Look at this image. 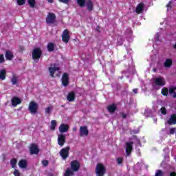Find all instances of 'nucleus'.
Listing matches in <instances>:
<instances>
[{
	"label": "nucleus",
	"mask_w": 176,
	"mask_h": 176,
	"mask_svg": "<svg viewBox=\"0 0 176 176\" xmlns=\"http://www.w3.org/2000/svg\"><path fill=\"white\" fill-rule=\"evenodd\" d=\"M95 171L97 176H104L107 173V169H105V166L102 164L99 163L96 165Z\"/></svg>",
	"instance_id": "1"
},
{
	"label": "nucleus",
	"mask_w": 176,
	"mask_h": 176,
	"mask_svg": "<svg viewBox=\"0 0 176 176\" xmlns=\"http://www.w3.org/2000/svg\"><path fill=\"white\" fill-rule=\"evenodd\" d=\"M166 85V82L164 81V78L163 77H157L156 78H154V84H153V87L156 89L157 90H159V87H163Z\"/></svg>",
	"instance_id": "2"
},
{
	"label": "nucleus",
	"mask_w": 176,
	"mask_h": 176,
	"mask_svg": "<svg viewBox=\"0 0 176 176\" xmlns=\"http://www.w3.org/2000/svg\"><path fill=\"white\" fill-rule=\"evenodd\" d=\"M41 56L42 50H41V48H35L34 50H33L32 58L33 60H34V61H36V63H38V61H39Z\"/></svg>",
	"instance_id": "3"
},
{
	"label": "nucleus",
	"mask_w": 176,
	"mask_h": 176,
	"mask_svg": "<svg viewBox=\"0 0 176 176\" xmlns=\"http://www.w3.org/2000/svg\"><path fill=\"white\" fill-rule=\"evenodd\" d=\"M38 106L36 102L32 101L29 104V111L32 115H35L38 112Z\"/></svg>",
	"instance_id": "4"
},
{
	"label": "nucleus",
	"mask_w": 176,
	"mask_h": 176,
	"mask_svg": "<svg viewBox=\"0 0 176 176\" xmlns=\"http://www.w3.org/2000/svg\"><path fill=\"white\" fill-rule=\"evenodd\" d=\"M56 14L53 12H49L47 15L45 21L47 24H54L56 23Z\"/></svg>",
	"instance_id": "5"
},
{
	"label": "nucleus",
	"mask_w": 176,
	"mask_h": 176,
	"mask_svg": "<svg viewBox=\"0 0 176 176\" xmlns=\"http://www.w3.org/2000/svg\"><path fill=\"white\" fill-rule=\"evenodd\" d=\"M69 149H71V148L69 146H67L60 150L59 155L63 160H65V159L69 156Z\"/></svg>",
	"instance_id": "6"
},
{
	"label": "nucleus",
	"mask_w": 176,
	"mask_h": 176,
	"mask_svg": "<svg viewBox=\"0 0 176 176\" xmlns=\"http://www.w3.org/2000/svg\"><path fill=\"white\" fill-rule=\"evenodd\" d=\"M70 167L72 171L76 173L77 171H79V168H80V164L79 163V161L74 160L71 162Z\"/></svg>",
	"instance_id": "7"
},
{
	"label": "nucleus",
	"mask_w": 176,
	"mask_h": 176,
	"mask_svg": "<svg viewBox=\"0 0 176 176\" xmlns=\"http://www.w3.org/2000/svg\"><path fill=\"white\" fill-rule=\"evenodd\" d=\"M57 71H60V67H58L57 64H51V66L49 67V72L52 78H54V72Z\"/></svg>",
	"instance_id": "8"
},
{
	"label": "nucleus",
	"mask_w": 176,
	"mask_h": 176,
	"mask_svg": "<svg viewBox=\"0 0 176 176\" xmlns=\"http://www.w3.org/2000/svg\"><path fill=\"white\" fill-rule=\"evenodd\" d=\"M70 36H69V31L65 29L62 34V41L65 43H68L69 42Z\"/></svg>",
	"instance_id": "9"
},
{
	"label": "nucleus",
	"mask_w": 176,
	"mask_h": 176,
	"mask_svg": "<svg viewBox=\"0 0 176 176\" xmlns=\"http://www.w3.org/2000/svg\"><path fill=\"white\" fill-rule=\"evenodd\" d=\"M79 131V135L80 137H87L89 135V129L87 126H80Z\"/></svg>",
	"instance_id": "10"
},
{
	"label": "nucleus",
	"mask_w": 176,
	"mask_h": 176,
	"mask_svg": "<svg viewBox=\"0 0 176 176\" xmlns=\"http://www.w3.org/2000/svg\"><path fill=\"white\" fill-rule=\"evenodd\" d=\"M133 144H134V143L133 142H126L125 150H126V156H130V155L131 154V152L133 151Z\"/></svg>",
	"instance_id": "11"
},
{
	"label": "nucleus",
	"mask_w": 176,
	"mask_h": 176,
	"mask_svg": "<svg viewBox=\"0 0 176 176\" xmlns=\"http://www.w3.org/2000/svg\"><path fill=\"white\" fill-rule=\"evenodd\" d=\"M30 151L31 155H38L39 153V148H38V145L35 143L31 144Z\"/></svg>",
	"instance_id": "12"
},
{
	"label": "nucleus",
	"mask_w": 176,
	"mask_h": 176,
	"mask_svg": "<svg viewBox=\"0 0 176 176\" xmlns=\"http://www.w3.org/2000/svg\"><path fill=\"white\" fill-rule=\"evenodd\" d=\"M61 80L63 86H68V83H69V78L68 77V74L64 73L62 76Z\"/></svg>",
	"instance_id": "13"
},
{
	"label": "nucleus",
	"mask_w": 176,
	"mask_h": 176,
	"mask_svg": "<svg viewBox=\"0 0 176 176\" xmlns=\"http://www.w3.org/2000/svg\"><path fill=\"white\" fill-rule=\"evenodd\" d=\"M64 144H65V135L63 134L58 135V145L64 146Z\"/></svg>",
	"instance_id": "14"
},
{
	"label": "nucleus",
	"mask_w": 176,
	"mask_h": 176,
	"mask_svg": "<svg viewBox=\"0 0 176 176\" xmlns=\"http://www.w3.org/2000/svg\"><path fill=\"white\" fill-rule=\"evenodd\" d=\"M144 7H145V5H144L143 3H140L136 7V10H135L136 13H138V14L142 13V12H144Z\"/></svg>",
	"instance_id": "15"
},
{
	"label": "nucleus",
	"mask_w": 176,
	"mask_h": 176,
	"mask_svg": "<svg viewBox=\"0 0 176 176\" xmlns=\"http://www.w3.org/2000/svg\"><path fill=\"white\" fill-rule=\"evenodd\" d=\"M69 126L65 124H61L59 126V131L60 133H67Z\"/></svg>",
	"instance_id": "16"
},
{
	"label": "nucleus",
	"mask_w": 176,
	"mask_h": 176,
	"mask_svg": "<svg viewBox=\"0 0 176 176\" xmlns=\"http://www.w3.org/2000/svg\"><path fill=\"white\" fill-rule=\"evenodd\" d=\"M168 124H176V115L173 114L170 116V118L167 121Z\"/></svg>",
	"instance_id": "17"
},
{
	"label": "nucleus",
	"mask_w": 176,
	"mask_h": 176,
	"mask_svg": "<svg viewBox=\"0 0 176 176\" xmlns=\"http://www.w3.org/2000/svg\"><path fill=\"white\" fill-rule=\"evenodd\" d=\"M12 102V105H13V107H17V105H19V104H21V100H20V98H13L11 100Z\"/></svg>",
	"instance_id": "18"
},
{
	"label": "nucleus",
	"mask_w": 176,
	"mask_h": 176,
	"mask_svg": "<svg viewBox=\"0 0 176 176\" xmlns=\"http://www.w3.org/2000/svg\"><path fill=\"white\" fill-rule=\"evenodd\" d=\"M19 166L20 168H27V166H28V163L27 162V160H21L19 162Z\"/></svg>",
	"instance_id": "19"
},
{
	"label": "nucleus",
	"mask_w": 176,
	"mask_h": 176,
	"mask_svg": "<svg viewBox=\"0 0 176 176\" xmlns=\"http://www.w3.org/2000/svg\"><path fill=\"white\" fill-rule=\"evenodd\" d=\"M75 97V92H70L67 96V100L69 101V102H72V101H74Z\"/></svg>",
	"instance_id": "20"
},
{
	"label": "nucleus",
	"mask_w": 176,
	"mask_h": 176,
	"mask_svg": "<svg viewBox=\"0 0 176 176\" xmlns=\"http://www.w3.org/2000/svg\"><path fill=\"white\" fill-rule=\"evenodd\" d=\"M5 56L6 60H13V57H14L13 53L11 52V51L10 50L6 51Z\"/></svg>",
	"instance_id": "21"
},
{
	"label": "nucleus",
	"mask_w": 176,
	"mask_h": 176,
	"mask_svg": "<svg viewBox=\"0 0 176 176\" xmlns=\"http://www.w3.org/2000/svg\"><path fill=\"white\" fill-rule=\"evenodd\" d=\"M171 65H173V60L170 58L166 59L164 63L165 68H170Z\"/></svg>",
	"instance_id": "22"
},
{
	"label": "nucleus",
	"mask_w": 176,
	"mask_h": 176,
	"mask_svg": "<svg viewBox=\"0 0 176 176\" xmlns=\"http://www.w3.org/2000/svg\"><path fill=\"white\" fill-rule=\"evenodd\" d=\"M107 109L110 113H113L115 111H116V104H111L107 107Z\"/></svg>",
	"instance_id": "23"
},
{
	"label": "nucleus",
	"mask_w": 176,
	"mask_h": 176,
	"mask_svg": "<svg viewBox=\"0 0 176 176\" xmlns=\"http://www.w3.org/2000/svg\"><path fill=\"white\" fill-rule=\"evenodd\" d=\"M74 170H71V168H67L65 172V176H73L74 175Z\"/></svg>",
	"instance_id": "24"
},
{
	"label": "nucleus",
	"mask_w": 176,
	"mask_h": 176,
	"mask_svg": "<svg viewBox=\"0 0 176 176\" xmlns=\"http://www.w3.org/2000/svg\"><path fill=\"white\" fill-rule=\"evenodd\" d=\"M6 78V70L2 69L0 72V79L1 80H5Z\"/></svg>",
	"instance_id": "25"
},
{
	"label": "nucleus",
	"mask_w": 176,
	"mask_h": 176,
	"mask_svg": "<svg viewBox=\"0 0 176 176\" xmlns=\"http://www.w3.org/2000/svg\"><path fill=\"white\" fill-rule=\"evenodd\" d=\"M87 7L88 10H89V12H91V10H93V1H91V0L87 1Z\"/></svg>",
	"instance_id": "26"
},
{
	"label": "nucleus",
	"mask_w": 176,
	"mask_h": 176,
	"mask_svg": "<svg viewBox=\"0 0 176 176\" xmlns=\"http://www.w3.org/2000/svg\"><path fill=\"white\" fill-rule=\"evenodd\" d=\"M77 3L80 8H85L86 6V0H77Z\"/></svg>",
	"instance_id": "27"
},
{
	"label": "nucleus",
	"mask_w": 176,
	"mask_h": 176,
	"mask_svg": "<svg viewBox=\"0 0 176 176\" xmlns=\"http://www.w3.org/2000/svg\"><path fill=\"white\" fill-rule=\"evenodd\" d=\"M56 126H57V122H56V120H52L50 129L52 131L56 130Z\"/></svg>",
	"instance_id": "28"
},
{
	"label": "nucleus",
	"mask_w": 176,
	"mask_h": 176,
	"mask_svg": "<svg viewBox=\"0 0 176 176\" xmlns=\"http://www.w3.org/2000/svg\"><path fill=\"white\" fill-rule=\"evenodd\" d=\"M47 47L49 52H53L54 50V44L52 43H48Z\"/></svg>",
	"instance_id": "29"
},
{
	"label": "nucleus",
	"mask_w": 176,
	"mask_h": 176,
	"mask_svg": "<svg viewBox=\"0 0 176 176\" xmlns=\"http://www.w3.org/2000/svg\"><path fill=\"white\" fill-rule=\"evenodd\" d=\"M28 3L31 8H35L36 2L35 0H28Z\"/></svg>",
	"instance_id": "30"
},
{
	"label": "nucleus",
	"mask_w": 176,
	"mask_h": 176,
	"mask_svg": "<svg viewBox=\"0 0 176 176\" xmlns=\"http://www.w3.org/2000/svg\"><path fill=\"white\" fill-rule=\"evenodd\" d=\"M162 96H164L165 97H167L168 96V89L164 87L161 91Z\"/></svg>",
	"instance_id": "31"
},
{
	"label": "nucleus",
	"mask_w": 176,
	"mask_h": 176,
	"mask_svg": "<svg viewBox=\"0 0 176 176\" xmlns=\"http://www.w3.org/2000/svg\"><path fill=\"white\" fill-rule=\"evenodd\" d=\"M16 163H17V160H16V159L11 160L10 164H11L12 168H16Z\"/></svg>",
	"instance_id": "32"
},
{
	"label": "nucleus",
	"mask_w": 176,
	"mask_h": 176,
	"mask_svg": "<svg viewBox=\"0 0 176 176\" xmlns=\"http://www.w3.org/2000/svg\"><path fill=\"white\" fill-rule=\"evenodd\" d=\"M12 85H17V77L14 75L11 79Z\"/></svg>",
	"instance_id": "33"
},
{
	"label": "nucleus",
	"mask_w": 176,
	"mask_h": 176,
	"mask_svg": "<svg viewBox=\"0 0 176 176\" xmlns=\"http://www.w3.org/2000/svg\"><path fill=\"white\" fill-rule=\"evenodd\" d=\"M53 111L52 107H48L45 109V113H47V115H50V112Z\"/></svg>",
	"instance_id": "34"
},
{
	"label": "nucleus",
	"mask_w": 176,
	"mask_h": 176,
	"mask_svg": "<svg viewBox=\"0 0 176 176\" xmlns=\"http://www.w3.org/2000/svg\"><path fill=\"white\" fill-rule=\"evenodd\" d=\"M175 90H176V87H170L169 88V94H173V93H175Z\"/></svg>",
	"instance_id": "35"
},
{
	"label": "nucleus",
	"mask_w": 176,
	"mask_h": 176,
	"mask_svg": "<svg viewBox=\"0 0 176 176\" xmlns=\"http://www.w3.org/2000/svg\"><path fill=\"white\" fill-rule=\"evenodd\" d=\"M160 112L162 115H166L167 113V109H166V107H162L160 109Z\"/></svg>",
	"instance_id": "36"
},
{
	"label": "nucleus",
	"mask_w": 176,
	"mask_h": 176,
	"mask_svg": "<svg viewBox=\"0 0 176 176\" xmlns=\"http://www.w3.org/2000/svg\"><path fill=\"white\" fill-rule=\"evenodd\" d=\"M151 114H152V110H151V109H146L145 110L144 115L146 116H149V115H151Z\"/></svg>",
	"instance_id": "37"
},
{
	"label": "nucleus",
	"mask_w": 176,
	"mask_h": 176,
	"mask_svg": "<svg viewBox=\"0 0 176 176\" xmlns=\"http://www.w3.org/2000/svg\"><path fill=\"white\" fill-rule=\"evenodd\" d=\"M155 176H163V171H162V170H157Z\"/></svg>",
	"instance_id": "38"
},
{
	"label": "nucleus",
	"mask_w": 176,
	"mask_h": 176,
	"mask_svg": "<svg viewBox=\"0 0 176 176\" xmlns=\"http://www.w3.org/2000/svg\"><path fill=\"white\" fill-rule=\"evenodd\" d=\"M16 3L19 6L24 5L25 3V0H16Z\"/></svg>",
	"instance_id": "39"
},
{
	"label": "nucleus",
	"mask_w": 176,
	"mask_h": 176,
	"mask_svg": "<svg viewBox=\"0 0 176 176\" xmlns=\"http://www.w3.org/2000/svg\"><path fill=\"white\" fill-rule=\"evenodd\" d=\"M42 164L44 166V167H46L49 164V161L46 160H43L42 161Z\"/></svg>",
	"instance_id": "40"
},
{
	"label": "nucleus",
	"mask_w": 176,
	"mask_h": 176,
	"mask_svg": "<svg viewBox=\"0 0 176 176\" xmlns=\"http://www.w3.org/2000/svg\"><path fill=\"white\" fill-rule=\"evenodd\" d=\"M13 174L14 176H20L21 175L20 171H19V170H17V169H14Z\"/></svg>",
	"instance_id": "41"
},
{
	"label": "nucleus",
	"mask_w": 176,
	"mask_h": 176,
	"mask_svg": "<svg viewBox=\"0 0 176 176\" xmlns=\"http://www.w3.org/2000/svg\"><path fill=\"white\" fill-rule=\"evenodd\" d=\"M5 63V57H3V54H0V64Z\"/></svg>",
	"instance_id": "42"
},
{
	"label": "nucleus",
	"mask_w": 176,
	"mask_h": 176,
	"mask_svg": "<svg viewBox=\"0 0 176 176\" xmlns=\"http://www.w3.org/2000/svg\"><path fill=\"white\" fill-rule=\"evenodd\" d=\"M133 138H135L137 145H139V146H141V142L140 141V140L138 138H137V137H135V136H133Z\"/></svg>",
	"instance_id": "43"
},
{
	"label": "nucleus",
	"mask_w": 176,
	"mask_h": 176,
	"mask_svg": "<svg viewBox=\"0 0 176 176\" xmlns=\"http://www.w3.org/2000/svg\"><path fill=\"white\" fill-rule=\"evenodd\" d=\"M117 162L118 164H122V162H123V158L122 157H119L117 159Z\"/></svg>",
	"instance_id": "44"
},
{
	"label": "nucleus",
	"mask_w": 176,
	"mask_h": 176,
	"mask_svg": "<svg viewBox=\"0 0 176 176\" xmlns=\"http://www.w3.org/2000/svg\"><path fill=\"white\" fill-rule=\"evenodd\" d=\"M175 130H176L175 128H171V129H170V134H175Z\"/></svg>",
	"instance_id": "45"
},
{
	"label": "nucleus",
	"mask_w": 176,
	"mask_h": 176,
	"mask_svg": "<svg viewBox=\"0 0 176 176\" xmlns=\"http://www.w3.org/2000/svg\"><path fill=\"white\" fill-rule=\"evenodd\" d=\"M160 34H159V33H157L155 36V41H160Z\"/></svg>",
	"instance_id": "46"
},
{
	"label": "nucleus",
	"mask_w": 176,
	"mask_h": 176,
	"mask_svg": "<svg viewBox=\"0 0 176 176\" xmlns=\"http://www.w3.org/2000/svg\"><path fill=\"white\" fill-rule=\"evenodd\" d=\"M59 2H63V3H68L69 0H59Z\"/></svg>",
	"instance_id": "47"
},
{
	"label": "nucleus",
	"mask_w": 176,
	"mask_h": 176,
	"mask_svg": "<svg viewBox=\"0 0 176 176\" xmlns=\"http://www.w3.org/2000/svg\"><path fill=\"white\" fill-rule=\"evenodd\" d=\"M166 7L168 8V10H170L171 9V2H169Z\"/></svg>",
	"instance_id": "48"
},
{
	"label": "nucleus",
	"mask_w": 176,
	"mask_h": 176,
	"mask_svg": "<svg viewBox=\"0 0 176 176\" xmlns=\"http://www.w3.org/2000/svg\"><path fill=\"white\" fill-rule=\"evenodd\" d=\"M170 176H176L175 172H170L169 174Z\"/></svg>",
	"instance_id": "49"
},
{
	"label": "nucleus",
	"mask_w": 176,
	"mask_h": 176,
	"mask_svg": "<svg viewBox=\"0 0 176 176\" xmlns=\"http://www.w3.org/2000/svg\"><path fill=\"white\" fill-rule=\"evenodd\" d=\"M133 91L135 94H137V93H138V89H133Z\"/></svg>",
	"instance_id": "50"
},
{
	"label": "nucleus",
	"mask_w": 176,
	"mask_h": 176,
	"mask_svg": "<svg viewBox=\"0 0 176 176\" xmlns=\"http://www.w3.org/2000/svg\"><path fill=\"white\" fill-rule=\"evenodd\" d=\"M173 98H176V92H173V94H170Z\"/></svg>",
	"instance_id": "51"
},
{
	"label": "nucleus",
	"mask_w": 176,
	"mask_h": 176,
	"mask_svg": "<svg viewBox=\"0 0 176 176\" xmlns=\"http://www.w3.org/2000/svg\"><path fill=\"white\" fill-rule=\"evenodd\" d=\"M122 116L123 119H126V118H127V116L124 113H122Z\"/></svg>",
	"instance_id": "52"
},
{
	"label": "nucleus",
	"mask_w": 176,
	"mask_h": 176,
	"mask_svg": "<svg viewBox=\"0 0 176 176\" xmlns=\"http://www.w3.org/2000/svg\"><path fill=\"white\" fill-rule=\"evenodd\" d=\"M19 50H21V52H23L24 50V47L20 46Z\"/></svg>",
	"instance_id": "53"
},
{
	"label": "nucleus",
	"mask_w": 176,
	"mask_h": 176,
	"mask_svg": "<svg viewBox=\"0 0 176 176\" xmlns=\"http://www.w3.org/2000/svg\"><path fill=\"white\" fill-rule=\"evenodd\" d=\"M76 130H78L76 127L73 128V131L76 132Z\"/></svg>",
	"instance_id": "54"
},
{
	"label": "nucleus",
	"mask_w": 176,
	"mask_h": 176,
	"mask_svg": "<svg viewBox=\"0 0 176 176\" xmlns=\"http://www.w3.org/2000/svg\"><path fill=\"white\" fill-rule=\"evenodd\" d=\"M50 3H53V0H47Z\"/></svg>",
	"instance_id": "55"
},
{
	"label": "nucleus",
	"mask_w": 176,
	"mask_h": 176,
	"mask_svg": "<svg viewBox=\"0 0 176 176\" xmlns=\"http://www.w3.org/2000/svg\"><path fill=\"white\" fill-rule=\"evenodd\" d=\"M173 49H176V43H175V44L173 45Z\"/></svg>",
	"instance_id": "56"
},
{
	"label": "nucleus",
	"mask_w": 176,
	"mask_h": 176,
	"mask_svg": "<svg viewBox=\"0 0 176 176\" xmlns=\"http://www.w3.org/2000/svg\"><path fill=\"white\" fill-rule=\"evenodd\" d=\"M153 71H154V72H156V71H157L156 68H154Z\"/></svg>",
	"instance_id": "57"
}]
</instances>
